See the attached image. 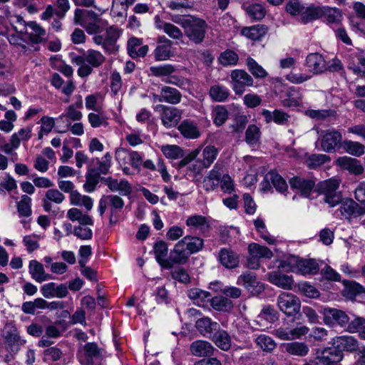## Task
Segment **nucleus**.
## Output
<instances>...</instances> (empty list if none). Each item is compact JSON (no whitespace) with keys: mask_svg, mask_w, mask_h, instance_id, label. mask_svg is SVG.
<instances>
[{"mask_svg":"<svg viewBox=\"0 0 365 365\" xmlns=\"http://www.w3.org/2000/svg\"><path fill=\"white\" fill-rule=\"evenodd\" d=\"M267 278L270 283L285 290L292 289L294 284L293 277L283 274L279 268L277 270L269 272Z\"/></svg>","mask_w":365,"mask_h":365,"instance_id":"15","label":"nucleus"},{"mask_svg":"<svg viewBox=\"0 0 365 365\" xmlns=\"http://www.w3.org/2000/svg\"><path fill=\"white\" fill-rule=\"evenodd\" d=\"M248 253L247 266L252 269H259L262 259H269L273 257V253L269 248L257 243L249 245Z\"/></svg>","mask_w":365,"mask_h":365,"instance_id":"9","label":"nucleus"},{"mask_svg":"<svg viewBox=\"0 0 365 365\" xmlns=\"http://www.w3.org/2000/svg\"><path fill=\"white\" fill-rule=\"evenodd\" d=\"M143 41L136 37L128 39L127 43V51L129 56L133 58L144 57L148 51V46H143Z\"/></svg>","mask_w":365,"mask_h":365,"instance_id":"25","label":"nucleus"},{"mask_svg":"<svg viewBox=\"0 0 365 365\" xmlns=\"http://www.w3.org/2000/svg\"><path fill=\"white\" fill-rule=\"evenodd\" d=\"M248 15L255 20L263 19L266 14V10L262 5L259 4H252L246 8Z\"/></svg>","mask_w":365,"mask_h":365,"instance_id":"62","label":"nucleus"},{"mask_svg":"<svg viewBox=\"0 0 365 365\" xmlns=\"http://www.w3.org/2000/svg\"><path fill=\"white\" fill-rule=\"evenodd\" d=\"M339 207L335 210L334 215L336 218H344L351 221L361 215H365V203L359 205L351 199H346L339 203Z\"/></svg>","mask_w":365,"mask_h":365,"instance_id":"8","label":"nucleus"},{"mask_svg":"<svg viewBox=\"0 0 365 365\" xmlns=\"http://www.w3.org/2000/svg\"><path fill=\"white\" fill-rule=\"evenodd\" d=\"M220 263L227 269H234L238 267L240 255L230 248L223 247L218 253Z\"/></svg>","mask_w":365,"mask_h":365,"instance_id":"17","label":"nucleus"},{"mask_svg":"<svg viewBox=\"0 0 365 365\" xmlns=\"http://www.w3.org/2000/svg\"><path fill=\"white\" fill-rule=\"evenodd\" d=\"M300 261L301 258L299 257L291 255L285 259L280 261L278 268L284 269L287 272H292L297 274Z\"/></svg>","mask_w":365,"mask_h":365,"instance_id":"48","label":"nucleus"},{"mask_svg":"<svg viewBox=\"0 0 365 365\" xmlns=\"http://www.w3.org/2000/svg\"><path fill=\"white\" fill-rule=\"evenodd\" d=\"M247 66L249 71L255 78H263L267 76V71L252 58L249 57L247 58Z\"/></svg>","mask_w":365,"mask_h":365,"instance_id":"58","label":"nucleus"},{"mask_svg":"<svg viewBox=\"0 0 365 365\" xmlns=\"http://www.w3.org/2000/svg\"><path fill=\"white\" fill-rule=\"evenodd\" d=\"M343 146L348 153L354 156L360 157L365 152L364 145L359 142L345 140Z\"/></svg>","mask_w":365,"mask_h":365,"instance_id":"52","label":"nucleus"},{"mask_svg":"<svg viewBox=\"0 0 365 365\" xmlns=\"http://www.w3.org/2000/svg\"><path fill=\"white\" fill-rule=\"evenodd\" d=\"M260 138V130L255 125H250L245 133V140L250 145L257 144Z\"/></svg>","mask_w":365,"mask_h":365,"instance_id":"59","label":"nucleus"},{"mask_svg":"<svg viewBox=\"0 0 365 365\" xmlns=\"http://www.w3.org/2000/svg\"><path fill=\"white\" fill-rule=\"evenodd\" d=\"M323 18L329 24H339L342 21V13L338 8L324 6Z\"/></svg>","mask_w":365,"mask_h":365,"instance_id":"41","label":"nucleus"},{"mask_svg":"<svg viewBox=\"0 0 365 365\" xmlns=\"http://www.w3.org/2000/svg\"><path fill=\"white\" fill-rule=\"evenodd\" d=\"M262 115L264 116L267 123L274 122L277 125H282L287 124L290 118L289 114L279 109H275L273 112L264 109L262 111Z\"/></svg>","mask_w":365,"mask_h":365,"instance_id":"29","label":"nucleus"},{"mask_svg":"<svg viewBox=\"0 0 365 365\" xmlns=\"http://www.w3.org/2000/svg\"><path fill=\"white\" fill-rule=\"evenodd\" d=\"M172 45H158L154 50V56L156 61H163L169 59L172 56Z\"/></svg>","mask_w":365,"mask_h":365,"instance_id":"61","label":"nucleus"},{"mask_svg":"<svg viewBox=\"0 0 365 365\" xmlns=\"http://www.w3.org/2000/svg\"><path fill=\"white\" fill-rule=\"evenodd\" d=\"M334 341L338 346L349 351H356L359 346L358 341L352 336L344 335L336 336Z\"/></svg>","mask_w":365,"mask_h":365,"instance_id":"44","label":"nucleus"},{"mask_svg":"<svg viewBox=\"0 0 365 365\" xmlns=\"http://www.w3.org/2000/svg\"><path fill=\"white\" fill-rule=\"evenodd\" d=\"M103 180L111 192H119L123 196H129L132 193V185L125 179L118 180L113 177H108Z\"/></svg>","mask_w":365,"mask_h":365,"instance_id":"14","label":"nucleus"},{"mask_svg":"<svg viewBox=\"0 0 365 365\" xmlns=\"http://www.w3.org/2000/svg\"><path fill=\"white\" fill-rule=\"evenodd\" d=\"M346 331L350 333H359L361 338V331L365 328V319L363 317H357L351 322L349 321Z\"/></svg>","mask_w":365,"mask_h":365,"instance_id":"63","label":"nucleus"},{"mask_svg":"<svg viewBox=\"0 0 365 365\" xmlns=\"http://www.w3.org/2000/svg\"><path fill=\"white\" fill-rule=\"evenodd\" d=\"M342 135L336 130L322 131L319 141L321 149L326 153H333L341 147Z\"/></svg>","mask_w":365,"mask_h":365,"instance_id":"11","label":"nucleus"},{"mask_svg":"<svg viewBox=\"0 0 365 365\" xmlns=\"http://www.w3.org/2000/svg\"><path fill=\"white\" fill-rule=\"evenodd\" d=\"M173 21L182 26L190 41L195 43H200L204 40L207 24L203 19L188 16Z\"/></svg>","mask_w":365,"mask_h":365,"instance_id":"3","label":"nucleus"},{"mask_svg":"<svg viewBox=\"0 0 365 365\" xmlns=\"http://www.w3.org/2000/svg\"><path fill=\"white\" fill-rule=\"evenodd\" d=\"M186 225L192 231L202 232L209 227L207 220L200 215H194L187 217L185 221Z\"/></svg>","mask_w":365,"mask_h":365,"instance_id":"33","label":"nucleus"},{"mask_svg":"<svg viewBox=\"0 0 365 365\" xmlns=\"http://www.w3.org/2000/svg\"><path fill=\"white\" fill-rule=\"evenodd\" d=\"M66 216L70 220L73 222L77 221L79 224L93 225V221L91 216L83 214L81 210L76 207L69 209Z\"/></svg>","mask_w":365,"mask_h":365,"instance_id":"43","label":"nucleus"},{"mask_svg":"<svg viewBox=\"0 0 365 365\" xmlns=\"http://www.w3.org/2000/svg\"><path fill=\"white\" fill-rule=\"evenodd\" d=\"M212 341L220 349L227 351L231 347V337L227 331L217 328L210 336Z\"/></svg>","mask_w":365,"mask_h":365,"instance_id":"32","label":"nucleus"},{"mask_svg":"<svg viewBox=\"0 0 365 365\" xmlns=\"http://www.w3.org/2000/svg\"><path fill=\"white\" fill-rule=\"evenodd\" d=\"M106 61V57L103 53L94 49H88L81 56H73L71 58L73 63L79 66L78 75L81 77L89 76L93 68L100 67Z\"/></svg>","mask_w":365,"mask_h":365,"instance_id":"2","label":"nucleus"},{"mask_svg":"<svg viewBox=\"0 0 365 365\" xmlns=\"http://www.w3.org/2000/svg\"><path fill=\"white\" fill-rule=\"evenodd\" d=\"M125 206L123 199L118 195H103L98 201V212L100 216L103 217L106 211L109 215L110 224H115L118 222L119 213Z\"/></svg>","mask_w":365,"mask_h":365,"instance_id":"4","label":"nucleus"},{"mask_svg":"<svg viewBox=\"0 0 365 365\" xmlns=\"http://www.w3.org/2000/svg\"><path fill=\"white\" fill-rule=\"evenodd\" d=\"M218 154L217 149L212 145L206 146L202 150V158L201 160L202 167L203 168H208L216 159Z\"/></svg>","mask_w":365,"mask_h":365,"instance_id":"45","label":"nucleus"},{"mask_svg":"<svg viewBox=\"0 0 365 365\" xmlns=\"http://www.w3.org/2000/svg\"><path fill=\"white\" fill-rule=\"evenodd\" d=\"M150 70L152 74L157 77L168 76L175 71V67L171 64L151 66Z\"/></svg>","mask_w":365,"mask_h":365,"instance_id":"60","label":"nucleus"},{"mask_svg":"<svg viewBox=\"0 0 365 365\" xmlns=\"http://www.w3.org/2000/svg\"><path fill=\"white\" fill-rule=\"evenodd\" d=\"M29 272L32 279L39 283L52 279L51 274L45 272L43 264L35 259L29 262Z\"/></svg>","mask_w":365,"mask_h":365,"instance_id":"31","label":"nucleus"},{"mask_svg":"<svg viewBox=\"0 0 365 365\" xmlns=\"http://www.w3.org/2000/svg\"><path fill=\"white\" fill-rule=\"evenodd\" d=\"M287 98L282 100V103L284 106L291 107L297 106L300 103V93L299 91L294 88L291 87L287 92Z\"/></svg>","mask_w":365,"mask_h":365,"instance_id":"55","label":"nucleus"},{"mask_svg":"<svg viewBox=\"0 0 365 365\" xmlns=\"http://www.w3.org/2000/svg\"><path fill=\"white\" fill-rule=\"evenodd\" d=\"M349 68L356 74L365 73V57L361 54H355L353 56V62Z\"/></svg>","mask_w":365,"mask_h":365,"instance_id":"64","label":"nucleus"},{"mask_svg":"<svg viewBox=\"0 0 365 365\" xmlns=\"http://www.w3.org/2000/svg\"><path fill=\"white\" fill-rule=\"evenodd\" d=\"M219 327L217 322H212L209 317H202L196 321V328L204 336H207Z\"/></svg>","mask_w":365,"mask_h":365,"instance_id":"37","label":"nucleus"},{"mask_svg":"<svg viewBox=\"0 0 365 365\" xmlns=\"http://www.w3.org/2000/svg\"><path fill=\"white\" fill-rule=\"evenodd\" d=\"M255 227L260 237L269 245H274L276 242V240L274 237L271 236L266 228V225L262 219L258 217L253 221Z\"/></svg>","mask_w":365,"mask_h":365,"instance_id":"49","label":"nucleus"},{"mask_svg":"<svg viewBox=\"0 0 365 365\" xmlns=\"http://www.w3.org/2000/svg\"><path fill=\"white\" fill-rule=\"evenodd\" d=\"M154 253L158 264L165 269H170L175 264L171 259H167L168 246L164 241H159L155 244Z\"/></svg>","mask_w":365,"mask_h":365,"instance_id":"21","label":"nucleus"},{"mask_svg":"<svg viewBox=\"0 0 365 365\" xmlns=\"http://www.w3.org/2000/svg\"><path fill=\"white\" fill-rule=\"evenodd\" d=\"M319 270V265L315 259H301L297 274L301 275L316 274Z\"/></svg>","mask_w":365,"mask_h":365,"instance_id":"38","label":"nucleus"},{"mask_svg":"<svg viewBox=\"0 0 365 365\" xmlns=\"http://www.w3.org/2000/svg\"><path fill=\"white\" fill-rule=\"evenodd\" d=\"M214 123L220 126L223 125L228 118V112L224 106H217L212 111Z\"/></svg>","mask_w":365,"mask_h":365,"instance_id":"57","label":"nucleus"},{"mask_svg":"<svg viewBox=\"0 0 365 365\" xmlns=\"http://www.w3.org/2000/svg\"><path fill=\"white\" fill-rule=\"evenodd\" d=\"M204 240L196 236L186 235L179 240L170 252V259L175 264H185L190 256L201 251Z\"/></svg>","mask_w":365,"mask_h":365,"instance_id":"1","label":"nucleus"},{"mask_svg":"<svg viewBox=\"0 0 365 365\" xmlns=\"http://www.w3.org/2000/svg\"><path fill=\"white\" fill-rule=\"evenodd\" d=\"M153 109L159 113L162 125L166 128L175 127L181 120L182 111L178 108L158 104Z\"/></svg>","mask_w":365,"mask_h":365,"instance_id":"7","label":"nucleus"},{"mask_svg":"<svg viewBox=\"0 0 365 365\" xmlns=\"http://www.w3.org/2000/svg\"><path fill=\"white\" fill-rule=\"evenodd\" d=\"M31 198L26 195L21 196L17 204V210L20 216L29 217L31 214Z\"/></svg>","mask_w":365,"mask_h":365,"instance_id":"56","label":"nucleus"},{"mask_svg":"<svg viewBox=\"0 0 365 365\" xmlns=\"http://www.w3.org/2000/svg\"><path fill=\"white\" fill-rule=\"evenodd\" d=\"M222 173V167L218 163L215 164L203 179L202 186L205 191L211 192L218 187Z\"/></svg>","mask_w":365,"mask_h":365,"instance_id":"16","label":"nucleus"},{"mask_svg":"<svg viewBox=\"0 0 365 365\" xmlns=\"http://www.w3.org/2000/svg\"><path fill=\"white\" fill-rule=\"evenodd\" d=\"M210 301L212 307L217 311L228 312L232 308V301L225 297H215Z\"/></svg>","mask_w":365,"mask_h":365,"instance_id":"50","label":"nucleus"},{"mask_svg":"<svg viewBox=\"0 0 365 365\" xmlns=\"http://www.w3.org/2000/svg\"><path fill=\"white\" fill-rule=\"evenodd\" d=\"M71 203L76 206H84L87 210H91L93 206L92 198L88 195H83L76 190L70 194Z\"/></svg>","mask_w":365,"mask_h":365,"instance_id":"42","label":"nucleus"},{"mask_svg":"<svg viewBox=\"0 0 365 365\" xmlns=\"http://www.w3.org/2000/svg\"><path fill=\"white\" fill-rule=\"evenodd\" d=\"M343 358V352L335 347L318 348L314 349L309 361L314 365H336Z\"/></svg>","mask_w":365,"mask_h":365,"instance_id":"6","label":"nucleus"},{"mask_svg":"<svg viewBox=\"0 0 365 365\" xmlns=\"http://www.w3.org/2000/svg\"><path fill=\"white\" fill-rule=\"evenodd\" d=\"M336 164L356 175H361L364 171V166L359 160L348 156L339 157L336 159Z\"/></svg>","mask_w":365,"mask_h":365,"instance_id":"20","label":"nucleus"},{"mask_svg":"<svg viewBox=\"0 0 365 365\" xmlns=\"http://www.w3.org/2000/svg\"><path fill=\"white\" fill-rule=\"evenodd\" d=\"M91 166L93 168H90L88 170L98 175V176L101 174H107L111 166V155L109 153H107L101 159H93Z\"/></svg>","mask_w":365,"mask_h":365,"instance_id":"28","label":"nucleus"},{"mask_svg":"<svg viewBox=\"0 0 365 365\" xmlns=\"http://www.w3.org/2000/svg\"><path fill=\"white\" fill-rule=\"evenodd\" d=\"M267 32V27L264 25L257 24L249 27H245L241 33L243 36L252 40L257 41L262 38Z\"/></svg>","mask_w":365,"mask_h":365,"instance_id":"34","label":"nucleus"},{"mask_svg":"<svg viewBox=\"0 0 365 365\" xmlns=\"http://www.w3.org/2000/svg\"><path fill=\"white\" fill-rule=\"evenodd\" d=\"M121 35V30L118 28L110 26L106 30L105 34V52L107 53H114L118 50V46L116 42Z\"/></svg>","mask_w":365,"mask_h":365,"instance_id":"19","label":"nucleus"},{"mask_svg":"<svg viewBox=\"0 0 365 365\" xmlns=\"http://www.w3.org/2000/svg\"><path fill=\"white\" fill-rule=\"evenodd\" d=\"M232 88L237 95L241 96L246 87L253 85V78L244 70H234L231 75Z\"/></svg>","mask_w":365,"mask_h":365,"instance_id":"13","label":"nucleus"},{"mask_svg":"<svg viewBox=\"0 0 365 365\" xmlns=\"http://www.w3.org/2000/svg\"><path fill=\"white\" fill-rule=\"evenodd\" d=\"M178 128L180 134L187 139H197L201 135L197 124L190 119L184 120Z\"/></svg>","mask_w":365,"mask_h":365,"instance_id":"26","label":"nucleus"},{"mask_svg":"<svg viewBox=\"0 0 365 365\" xmlns=\"http://www.w3.org/2000/svg\"><path fill=\"white\" fill-rule=\"evenodd\" d=\"M209 95L212 101L215 102H223L228 98L230 91L223 85L215 84L210 87Z\"/></svg>","mask_w":365,"mask_h":365,"instance_id":"40","label":"nucleus"},{"mask_svg":"<svg viewBox=\"0 0 365 365\" xmlns=\"http://www.w3.org/2000/svg\"><path fill=\"white\" fill-rule=\"evenodd\" d=\"M161 91L164 103L175 105L181 101L182 95L176 88L165 86L161 88Z\"/></svg>","mask_w":365,"mask_h":365,"instance_id":"39","label":"nucleus"},{"mask_svg":"<svg viewBox=\"0 0 365 365\" xmlns=\"http://www.w3.org/2000/svg\"><path fill=\"white\" fill-rule=\"evenodd\" d=\"M27 35L30 41L34 43H40L46 38V31L38 24L30 21L26 24Z\"/></svg>","mask_w":365,"mask_h":365,"instance_id":"30","label":"nucleus"},{"mask_svg":"<svg viewBox=\"0 0 365 365\" xmlns=\"http://www.w3.org/2000/svg\"><path fill=\"white\" fill-rule=\"evenodd\" d=\"M324 6L311 5L307 7L302 13L301 21L303 24L323 18Z\"/></svg>","mask_w":365,"mask_h":365,"instance_id":"35","label":"nucleus"},{"mask_svg":"<svg viewBox=\"0 0 365 365\" xmlns=\"http://www.w3.org/2000/svg\"><path fill=\"white\" fill-rule=\"evenodd\" d=\"M277 304L280 311L287 316H294L300 311L301 302L299 298L289 292H282L277 299Z\"/></svg>","mask_w":365,"mask_h":365,"instance_id":"10","label":"nucleus"},{"mask_svg":"<svg viewBox=\"0 0 365 365\" xmlns=\"http://www.w3.org/2000/svg\"><path fill=\"white\" fill-rule=\"evenodd\" d=\"M289 184L292 189L298 190L305 197L309 196L314 187V181L299 177L292 178L289 180Z\"/></svg>","mask_w":365,"mask_h":365,"instance_id":"27","label":"nucleus"},{"mask_svg":"<svg viewBox=\"0 0 365 365\" xmlns=\"http://www.w3.org/2000/svg\"><path fill=\"white\" fill-rule=\"evenodd\" d=\"M237 284L250 289L257 286V281L255 274L246 272L238 277Z\"/></svg>","mask_w":365,"mask_h":365,"instance_id":"53","label":"nucleus"},{"mask_svg":"<svg viewBox=\"0 0 365 365\" xmlns=\"http://www.w3.org/2000/svg\"><path fill=\"white\" fill-rule=\"evenodd\" d=\"M160 150L163 155L169 159L176 160L182 158L183 155L182 150L176 145H162Z\"/></svg>","mask_w":365,"mask_h":365,"instance_id":"54","label":"nucleus"},{"mask_svg":"<svg viewBox=\"0 0 365 365\" xmlns=\"http://www.w3.org/2000/svg\"><path fill=\"white\" fill-rule=\"evenodd\" d=\"M330 160V157L325 154H313L307 158L306 163L309 168L315 169Z\"/></svg>","mask_w":365,"mask_h":365,"instance_id":"51","label":"nucleus"},{"mask_svg":"<svg viewBox=\"0 0 365 365\" xmlns=\"http://www.w3.org/2000/svg\"><path fill=\"white\" fill-rule=\"evenodd\" d=\"M306 63L312 74H319L327 70L324 57L317 53L309 54L306 58Z\"/></svg>","mask_w":365,"mask_h":365,"instance_id":"24","label":"nucleus"},{"mask_svg":"<svg viewBox=\"0 0 365 365\" xmlns=\"http://www.w3.org/2000/svg\"><path fill=\"white\" fill-rule=\"evenodd\" d=\"M286 352L297 356H305L309 351V346L304 342L292 341L284 344Z\"/></svg>","mask_w":365,"mask_h":365,"instance_id":"36","label":"nucleus"},{"mask_svg":"<svg viewBox=\"0 0 365 365\" xmlns=\"http://www.w3.org/2000/svg\"><path fill=\"white\" fill-rule=\"evenodd\" d=\"M269 183H272L276 190L279 192L287 191L288 187L285 180L279 174L273 170L266 175L264 180L261 183L262 189L264 190H268Z\"/></svg>","mask_w":365,"mask_h":365,"instance_id":"18","label":"nucleus"},{"mask_svg":"<svg viewBox=\"0 0 365 365\" xmlns=\"http://www.w3.org/2000/svg\"><path fill=\"white\" fill-rule=\"evenodd\" d=\"M188 297L199 306L203 305V303L211 299L210 292L201 290L197 288L191 289L188 292Z\"/></svg>","mask_w":365,"mask_h":365,"instance_id":"46","label":"nucleus"},{"mask_svg":"<svg viewBox=\"0 0 365 365\" xmlns=\"http://www.w3.org/2000/svg\"><path fill=\"white\" fill-rule=\"evenodd\" d=\"M154 24L158 30L163 31L173 39H180L182 37V33L178 26L164 21L158 15L154 17Z\"/></svg>","mask_w":365,"mask_h":365,"instance_id":"23","label":"nucleus"},{"mask_svg":"<svg viewBox=\"0 0 365 365\" xmlns=\"http://www.w3.org/2000/svg\"><path fill=\"white\" fill-rule=\"evenodd\" d=\"M39 123H41V127L38 132V139L41 140L44 135H47L52 131L55 126V119L52 117L43 115Z\"/></svg>","mask_w":365,"mask_h":365,"instance_id":"47","label":"nucleus"},{"mask_svg":"<svg viewBox=\"0 0 365 365\" xmlns=\"http://www.w3.org/2000/svg\"><path fill=\"white\" fill-rule=\"evenodd\" d=\"M340 180L332 178L320 182L317 185V190L324 196L323 200L330 207H334L341 201V194L338 190Z\"/></svg>","mask_w":365,"mask_h":365,"instance_id":"5","label":"nucleus"},{"mask_svg":"<svg viewBox=\"0 0 365 365\" xmlns=\"http://www.w3.org/2000/svg\"><path fill=\"white\" fill-rule=\"evenodd\" d=\"M215 350L209 341L204 340H196L190 346L191 354L197 357L210 356Z\"/></svg>","mask_w":365,"mask_h":365,"instance_id":"22","label":"nucleus"},{"mask_svg":"<svg viewBox=\"0 0 365 365\" xmlns=\"http://www.w3.org/2000/svg\"><path fill=\"white\" fill-rule=\"evenodd\" d=\"M321 313L323 315L324 324L328 326L339 325L344 327L348 324L349 320L345 312L336 308L324 307Z\"/></svg>","mask_w":365,"mask_h":365,"instance_id":"12","label":"nucleus"}]
</instances>
